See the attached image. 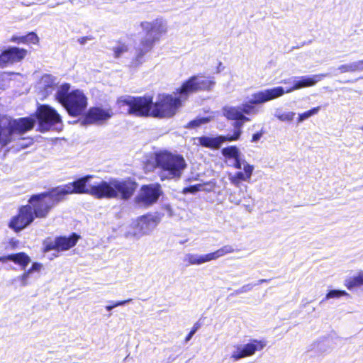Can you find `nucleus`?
I'll list each match as a JSON object with an SVG mask.
<instances>
[{
  "label": "nucleus",
  "instance_id": "nucleus-1",
  "mask_svg": "<svg viewBox=\"0 0 363 363\" xmlns=\"http://www.w3.org/2000/svg\"><path fill=\"white\" fill-rule=\"evenodd\" d=\"M213 77L194 75L185 81L173 94L159 95L153 103L151 97L123 96L118 99L120 107L127 106L128 113L137 116L171 118L176 114L189 95L199 91H209L215 85Z\"/></svg>",
  "mask_w": 363,
  "mask_h": 363
},
{
  "label": "nucleus",
  "instance_id": "nucleus-2",
  "mask_svg": "<svg viewBox=\"0 0 363 363\" xmlns=\"http://www.w3.org/2000/svg\"><path fill=\"white\" fill-rule=\"evenodd\" d=\"M94 177L92 175H86L73 182L75 194H86L98 199H116L128 200L136 189L137 184L130 179L111 178L108 181H102L89 187L86 184Z\"/></svg>",
  "mask_w": 363,
  "mask_h": 363
},
{
  "label": "nucleus",
  "instance_id": "nucleus-3",
  "mask_svg": "<svg viewBox=\"0 0 363 363\" xmlns=\"http://www.w3.org/2000/svg\"><path fill=\"white\" fill-rule=\"evenodd\" d=\"M140 27L146 32L147 37L143 39L136 48V56L131 62L133 67L141 65L144 55L152 49L155 43L160 40L161 36L168 31L167 21L162 18H157L152 21H143Z\"/></svg>",
  "mask_w": 363,
  "mask_h": 363
},
{
  "label": "nucleus",
  "instance_id": "nucleus-4",
  "mask_svg": "<svg viewBox=\"0 0 363 363\" xmlns=\"http://www.w3.org/2000/svg\"><path fill=\"white\" fill-rule=\"evenodd\" d=\"M70 85L63 84L60 85L56 91L55 99L62 105L69 115L78 116L86 108L87 98L80 90L76 89L69 91Z\"/></svg>",
  "mask_w": 363,
  "mask_h": 363
},
{
  "label": "nucleus",
  "instance_id": "nucleus-5",
  "mask_svg": "<svg viewBox=\"0 0 363 363\" xmlns=\"http://www.w3.org/2000/svg\"><path fill=\"white\" fill-rule=\"evenodd\" d=\"M157 166L160 169L161 179H178L187 167L184 158L179 155L164 151L155 155Z\"/></svg>",
  "mask_w": 363,
  "mask_h": 363
},
{
  "label": "nucleus",
  "instance_id": "nucleus-6",
  "mask_svg": "<svg viewBox=\"0 0 363 363\" xmlns=\"http://www.w3.org/2000/svg\"><path fill=\"white\" fill-rule=\"evenodd\" d=\"M35 123L32 118L13 119L7 116H0V146L2 147L11 142L15 135H21L31 130Z\"/></svg>",
  "mask_w": 363,
  "mask_h": 363
},
{
  "label": "nucleus",
  "instance_id": "nucleus-7",
  "mask_svg": "<svg viewBox=\"0 0 363 363\" xmlns=\"http://www.w3.org/2000/svg\"><path fill=\"white\" fill-rule=\"evenodd\" d=\"M37 118L39 122V130L42 132L48 131L52 126L61 125V117L51 106L42 105L38 107Z\"/></svg>",
  "mask_w": 363,
  "mask_h": 363
},
{
  "label": "nucleus",
  "instance_id": "nucleus-8",
  "mask_svg": "<svg viewBox=\"0 0 363 363\" xmlns=\"http://www.w3.org/2000/svg\"><path fill=\"white\" fill-rule=\"evenodd\" d=\"M28 206H32L34 216L38 218H46L50 210L55 206L54 202L49 199L45 193L33 195Z\"/></svg>",
  "mask_w": 363,
  "mask_h": 363
},
{
  "label": "nucleus",
  "instance_id": "nucleus-9",
  "mask_svg": "<svg viewBox=\"0 0 363 363\" xmlns=\"http://www.w3.org/2000/svg\"><path fill=\"white\" fill-rule=\"evenodd\" d=\"M266 345L265 341L256 339L251 340L244 345H235L230 358L233 361H238L242 358L252 356L257 351L262 350Z\"/></svg>",
  "mask_w": 363,
  "mask_h": 363
},
{
  "label": "nucleus",
  "instance_id": "nucleus-10",
  "mask_svg": "<svg viewBox=\"0 0 363 363\" xmlns=\"http://www.w3.org/2000/svg\"><path fill=\"white\" fill-rule=\"evenodd\" d=\"M161 192V186L158 184L143 185L135 198V202L140 206H150L157 201Z\"/></svg>",
  "mask_w": 363,
  "mask_h": 363
},
{
  "label": "nucleus",
  "instance_id": "nucleus-11",
  "mask_svg": "<svg viewBox=\"0 0 363 363\" xmlns=\"http://www.w3.org/2000/svg\"><path fill=\"white\" fill-rule=\"evenodd\" d=\"M113 114L111 108L92 107L88 111L82 123L83 125L102 124L110 119Z\"/></svg>",
  "mask_w": 363,
  "mask_h": 363
},
{
  "label": "nucleus",
  "instance_id": "nucleus-12",
  "mask_svg": "<svg viewBox=\"0 0 363 363\" xmlns=\"http://www.w3.org/2000/svg\"><path fill=\"white\" fill-rule=\"evenodd\" d=\"M285 90L283 87L277 86L257 91L252 94L250 99L252 103L257 105L277 99L283 96Z\"/></svg>",
  "mask_w": 363,
  "mask_h": 363
},
{
  "label": "nucleus",
  "instance_id": "nucleus-13",
  "mask_svg": "<svg viewBox=\"0 0 363 363\" xmlns=\"http://www.w3.org/2000/svg\"><path fill=\"white\" fill-rule=\"evenodd\" d=\"M27 55V50L23 48L11 47L4 50L0 55V67H5L9 63H14L22 60Z\"/></svg>",
  "mask_w": 363,
  "mask_h": 363
},
{
  "label": "nucleus",
  "instance_id": "nucleus-14",
  "mask_svg": "<svg viewBox=\"0 0 363 363\" xmlns=\"http://www.w3.org/2000/svg\"><path fill=\"white\" fill-rule=\"evenodd\" d=\"M328 74H318L295 77L294 86L285 91V93H290L297 89L314 86L317 82L328 77Z\"/></svg>",
  "mask_w": 363,
  "mask_h": 363
},
{
  "label": "nucleus",
  "instance_id": "nucleus-15",
  "mask_svg": "<svg viewBox=\"0 0 363 363\" xmlns=\"http://www.w3.org/2000/svg\"><path fill=\"white\" fill-rule=\"evenodd\" d=\"M159 223L158 218L152 215H145L138 219L139 233L137 235H144L153 230Z\"/></svg>",
  "mask_w": 363,
  "mask_h": 363
},
{
  "label": "nucleus",
  "instance_id": "nucleus-16",
  "mask_svg": "<svg viewBox=\"0 0 363 363\" xmlns=\"http://www.w3.org/2000/svg\"><path fill=\"white\" fill-rule=\"evenodd\" d=\"M254 167L250 164H245L244 172H237L235 174H229L228 179L236 187H240L242 181L249 182L252 175Z\"/></svg>",
  "mask_w": 363,
  "mask_h": 363
},
{
  "label": "nucleus",
  "instance_id": "nucleus-17",
  "mask_svg": "<svg viewBox=\"0 0 363 363\" xmlns=\"http://www.w3.org/2000/svg\"><path fill=\"white\" fill-rule=\"evenodd\" d=\"M57 79L51 74L43 75L38 82V88L45 96L52 92L57 84Z\"/></svg>",
  "mask_w": 363,
  "mask_h": 363
},
{
  "label": "nucleus",
  "instance_id": "nucleus-18",
  "mask_svg": "<svg viewBox=\"0 0 363 363\" xmlns=\"http://www.w3.org/2000/svg\"><path fill=\"white\" fill-rule=\"evenodd\" d=\"M199 143L206 147L211 149H218L220 147L222 143L228 141V137L226 136H202L197 138Z\"/></svg>",
  "mask_w": 363,
  "mask_h": 363
},
{
  "label": "nucleus",
  "instance_id": "nucleus-19",
  "mask_svg": "<svg viewBox=\"0 0 363 363\" xmlns=\"http://www.w3.org/2000/svg\"><path fill=\"white\" fill-rule=\"evenodd\" d=\"M7 261H12L14 263L21 265L22 269H25L26 267L30 263V259L24 252H19L7 256L0 257V262Z\"/></svg>",
  "mask_w": 363,
  "mask_h": 363
},
{
  "label": "nucleus",
  "instance_id": "nucleus-20",
  "mask_svg": "<svg viewBox=\"0 0 363 363\" xmlns=\"http://www.w3.org/2000/svg\"><path fill=\"white\" fill-rule=\"evenodd\" d=\"M223 113L224 116L229 120L241 119L244 121H250L248 117L242 114L240 106H226L223 108Z\"/></svg>",
  "mask_w": 363,
  "mask_h": 363
},
{
  "label": "nucleus",
  "instance_id": "nucleus-21",
  "mask_svg": "<svg viewBox=\"0 0 363 363\" xmlns=\"http://www.w3.org/2000/svg\"><path fill=\"white\" fill-rule=\"evenodd\" d=\"M183 261L186 266L189 265H201L206 262H211L209 254L199 255L188 253L183 258Z\"/></svg>",
  "mask_w": 363,
  "mask_h": 363
},
{
  "label": "nucleus",
  "instance_id": "nucleus-22",
  "mask_svg": "<svg viewBox=\"0 0 363 363\" xmlns=\"http://www.w3.org/2000/svg\"><path fill=\"white\" fill-rule=\"evenodd\" d=\"M77 240L78 237L75 234L69 238L59 237L55 238V245L58 250H67L76 245Z\"/></svg>",
  "mask_w": 363,
  "mask_h": 363
},
{
  "label": "nucleus",
  "instance_id": "nucleus-23",
  "mask_svg": "<svg viewBox=\"0 0 363 363\" xmlns=\"http://www.w3.org/2000/svg\"><path fill=\"white\" fill-rule=\"evenodd\" d=\"M43 267L42 264L38 262H34L31 267L26 272H25L21 276L18 277V279L21 282V285L25 286L29 284L28 279L31 277L34 272H39Z\"/></svg>",
  "mask_w": 363,
  "mask_h": 363
},
{
  "label": "nucleus",
  "instance_id": "nucleus-24",
  "mask_svg": "<svg viewBox=\"0 0 363 363\" xmlns=\"http://www.w3.org/2000/svg\"><path fill=\"white\" fill-rule=\"evenodd\" d=\"M18 216L27 225H29L35 218L32 206L28 205L22 206L19 209Z\"/></svg>",
  "mask_w": 363,
  "mask_h": 363
},
{
  "label": "nucleus",
  "instance_id": "nucleus-25",
  "mask_svg": "<svg viewBox=\"0 0 363 363\" xmlns=\"http://www.w3.org/2000/svg\"><path fill=\"white\" fill-rule=\"evenodd\" d=\"M236 250L230 245H226L213 252L208 253L211 261L216 260L226 255L235 252Z\"/></svg>",
  "mask_w": 363,
  "mask_h": 363
},
{
  "label": "nucleus",
  "instance_id": "nucleus-26",
  "mask_svg": "<svg viewBox=\"0 0 363 363\" xmlns=\"http://www.w3.org/2000/svg\"><path fill=\"white\" fill-rule=\"evenodd\" d=\"M363 285V272L358 275L349 277L345 280V286L349 289L352 290Z\"/></svg>",
  "mask_w": 363,
  "mask_h": 363
},
{
  "label": "nucleus",
  "instance_id": "nucleus-27",
  "mask_svg": "<svg viewBox=\"0 0 363 363\" xmlns=\"http://www.w3.org/2000/svg\"><path fill=\"white\" fill-rule=\"evenodd\" d=\"M45 194L49 197V199H51V200L54 202L55 206L58 202L63 200L66 196L61 186L54 188L50 191L46 192Z\"/></svg>",
  "mask_w": 363,
  "mask_h": 363
},
{
  "label": "nucleus",
  "instance_id": "nucleus-28",
  "mask_svg": "<svg viewBox=\"0 0 363 363\" xmlns=\"http://www.w3.org/2000/svg\"><path fill=\"white\" fill-rule=\"evenodd\" d=\"M233 121H235L233 127H234V133L233 135H228L226 137H228V141H234L238 140L240 138L241 133H242V127L243 124L245 122H249L250 121H244L241 119H234Z\"/></svg>",
  "mask_w": 363,
  "mask_h": 363
},
{
  "label": "nucleus",
  "instance_id": "nucleus-29",
  "mask_svg": "<svg viewBox=\"0 0 363 363\" xmlns=\"http://www.w3.org/2000/svg\"><path fill=\"white\" fill-rule=\"evenodd\" d=\"M296 115L293 111H284L280 108H277L274 112V116L281 122L290 123L293 121Z\"/></svg>",
  "mask_w": 363,
  "mask_h": 363
},
{
  "label": "nucleus",
  "instance_id": "nucleus-30",
  "mask_svg": "<svg viewBox=\"0 0 363 363\" xmlns=\"http://www.w3.org/2000/svg\"><path fill=\"white\" fill-rule=\"evenodd\" d=\"M255 105L256 104L255 103H252V101L251 99H250L249 101L242 104L240 106L242 114L248 116L258 114L259 110L257 107L255 106Z\"/></svg>",
  "mask_w": 363,
  "mask_h": 363
},
{
  "label": "nucleus",
  "instance_id": "nucleus-31",
  "mask_svg": "<svg viewBox=\"0 0 363 363\" xmlns=\"http://www.w3.org/2000/svg\"><path fill=\"white\" fill-rule=\"evenodd\" d=\"M28 225L21 220V218L17 215L13 216L9 223V227L13 230L15 232H19L26 228Z\"/></svg>",
  "mask_w": 363,
  "mask_h": 363
},
{
  "label": "nucleus",
  "instance_id": "nucleus-32",
  "mask_svg": "<svg viewBox=\"0 0 363 363\" xmlns=\"http://www.w3.org/2000/svg\"><path fill=\"white\" fill-rule=\"evenodd\" d=\"M223 155L228 160H234L240 156V152L235 146H229L222 150Z\"/></svg>",
  "mask_w": 363,
  "mask_h": 363
},
{
  "label": "nucleus",
  "instance_id": "nucleus-33",
  "mask_svg": "<svg viewBox=\"0 0 363 363\" xmlns=\"http://www.w3.org/2000/svg\"><path fill=\"white\" fill-rule=\"evenodd\" d=\"M320 110V106H317L315 108H313L307 111H305L302 113H298V117L297 118V123H301L306 119L309 118L310 117L316 115L319 111Z\"/></svg>",
  "mask_w": 363,
  "mask_h": 363
},
{
  "label": "nucleus",
  "instance_id": "nucleus-34",
  "mask_svg": "<svg viewBox=\"0 0 363 363\" xmlns=\"http://www.w3.org/2000/svg\"><path fill=\"white\" fill-rule=\"evenodd\" d=\"M139 228L138 227V220L132 223L128 230L125 233V237L127 238L139 239L143 235H137L135 233H139Z\"/></svg>",
  "mask_w": 363,
  "mask_h": 363
},
{
  "label": "nucleus",
  "instance_id": "nucleus-35",
  "mask_svg": "<svg viewBox=\"0 0 363 363\" xmlns=\"http://www.w3.org/2000/svg\"><path fill=\"white\" fill-rule=\"evenodd\" d=\"M21 40L22 41V43H23V44H26V43L36 44L39 41V38H38V35L33 32L29 33L28 35H26L25 36H21Z\"/></svg>",
  "mask_w": 363,
  "mask_h": 363
},
{
  "label": "nucleus",
  "instance_id": "nucleus-36",
  "mask_svg": "<svg viewBox=\"0 0 363 363\" xmlns=\"http://www.w3.org/2000/svg\"><path fill=\"white\" fill-rule=\"evenodd\" d=\"M13 74L10 72H0V89H4L7 86L9 82L11 79V76Z\"/></svg>",
  "mask_w": 363,
  "mask_h": 363
},
{
  "label": "nucleus",
  "instance_id": "nucleus-37",
  "mask_svg": "<svg viewBox=\"0 0 363 363\" xmlns=\"http://www.w3.org/2000/svg\"><path fill=\"white\" fill-rule=\"evenodd\" d=\"M342 296H349V294L345 291L331 290L327 294L325 298L330 299V298H338Z\"/></svg>",
  "mask_w": 363,
  "mask_h": 363
},
{
  "label": "nucleus",
  "instance_id": "nucleus-38",
  "mask_svg": "<svg viewBox=\"0 0 363 363\" xmlns=\"http://www.w3.org/2000/svg\"><path fill=\"white\" fill-rule=\"evenodd\" d=\"M131 301H132V299L129 298V299H126V300H123V301H116V302L111 301L113 304L112 305L106 306L105 308H106V310L107 311H110L112 309H113L114 308L118 307V306H124L126 303L130 302Z\"/></svg>",
  "mask_w": 363,
  "mask_h": 363
},
{
  "label": "nucleus",
  "instance_id": "nucleus-39",
  "mask_svg": "<svg viewBox=\"0 0 363 363\" xmlns=\"http://www.w3.org/2000/svg\"><path fill=\"white\" fill-rule=\"evenodd\" d=\"M113 51L115 57H120L123 53L128 51V47L125 44H120L114 48Z\"/></svg>",
  "mask_w": 363,
  "mask_h": 363
},
{
  "label": "nucleus",
  "instance_id": "nucleus-40",
  "mask_svg": "<svg viewBox=\"0 0 363 363\" xmlns=\"http://www.w3.org/2000/svg\"><path fill=\"white\" fill-rule=\"evenodd\" d=\"M202 187H203V184H196V185H193V186H188V187H185L182 192L184 194H195L196 192L199 191H201L202 189Z\"/></svg>",
  "mask_w": 363,
  "mask_h": 363
},
{
  "label": "nucleus",
  "instance_id": "nucleus-41",
  "mask_svg": "<svg viewBox=\"0 0 363 363\" xmlns=\"http://www.w3.org/2000/svg\"><path fill=\"white\" fill-rule=\"evenodd\" d=\"M245 164H249V163L247 162L245 160H242L240 158V156H239L238 157H237L233 160V162L230 165L238 169H244Z\"/></svg>",
  "mask_w": 363,
  "mask_h": 363
},
{
  "label": "nucleus",
  "instance_id": "nucleus-42",
  "mask_svg": "<svg viewBox=\"0 0 363 363\" xmlns=\"http://www.w3.org/2000/svg\"><path fill=\"white\" fill-rule=\"evenodd\" d=\"M337 70L339 72L340 74L353 72L352 62L340 65L337 68Z\"/></svg>",
  "mask_w": 363,
  "mask_h": 363
},
{
  "label": "nucleus",
  "instance_id": "nucleus-43",
  "mask_svg": "<svg viewBox=\"0 0 363 363\" xmlns=\"http://www.w3.org/2000/svg\"><path fill=\"white\" fill-rule=\"evenodd\" d=\"M208 121L209 120L208 118H197V119H195V120L189 122V128H195V127L201 125V124H204V123H207Z\"/></svg>",
  "mask_w": 363,
  "mask_h": 363
},
{
  "label": "nucleus",
  "instance_id": "nucleus-44",
  "mask_svg": "<svg viewBox=\"0 0 363 363\" xmlns=\"http://www.w3.org/2000/svg\"><path fill=\"white\" fill-rule=\"evenodd\" d=\"M61 186L63 189L66 195L75 194V191H74L75 189H74L73 182H69V183H68L65 185H62Z\"/></svg>",
  "mask_w": 363,
  "mask_h": 363
},
{
  "label": "nucleus",
  "instance_id": "nucleus-45",
  "mask_svg": "<svg viewBox=\"0 0 363 363\" xmlns=\"http://www.w3.org/2000/svg\"><path fill=\"white\" fill-rule=\"evenodd\" d=\"M256 286V284H248L246 285L242 286L240 289L235 291V294H240L242 293L248 292L251 291L253 287Z\"/></svg>",
  "mask_w": 363,
  "mask_h": 363
},
{
  "label": "nucleus",
  "instance_id": "nucleus-46",
  "mask_svg": "<svg viewBox=\"0 0 363 363\" xmlns=\"http://www.w3.org/2000/svg\"><path fill=\"white\" fill-rule=\"evenodd\" d=\"M353 72H363V60L352 62Z\"/></svg>",
  "mask_w": 363,
  "mask_h": 363
},
{
  "label": "nucleus",
  "instance_id": "nucleus-47",
  "mask_svg": "<svg viewBox=\"0 0 363 363\" xmlns=\"http://www.w3.org/2000/svg\"><path fill=\"white\" fill-rule=\"evenodd\" d=\"M200 328V324L199 323H196L194 325L191 330L190 331V333L188 334V335L185 338V342H188L191 339V337H193V335L196 333V332Z\"/></svg>",
  "mask_w": 363,
  "mask_h": 363
},
{
  "label": "nucleus",
  "instance_id": "nucleus-48",
  "mask_svg": "<svg viewBox=\"0 0 363 363\" xmlns=\"http://www.w3.org/2000/svg\"><path fill=\"white\" fill-rule=\"evenodd\" d=\"M52 250H57V245H55V240L46 243L45 246V251H50Z\"/></svg>",
  "mask_w": 363,
  "mask_h": 363
},
{
  "label": "nucleus",
  "instance_id": "nucleus-49",
  "mask_svg": "<svg viewBox=\"0 0 363 363\" xmlns=\"http://www.w3.org/2000/svg\"><path fill=\"white\" fill-rule=\"evenodd\" d=\"M229 201L236 205H239L241 201L240 199H237L233 194H230L229 196Z\"/></svg>",
  "mask_w": 363,
  "mask_h": 363
},
{
  "label": "nucleus",
  "instance_id": "nucleus-50",
  "mask_svg": "<svg viewBox=\"0 0 363 363\" xmlns=\"http://www.w3.org/2000/svg\"><path fill=\"white\" fill-rule=\"evenodd\" d=\"M262 136V132H259V133H255L252 135V143L257 142L261 138Z\"/></svg>",
  "mask_w": 363,
  "mask_h": 363
},
{
  "label": "nucleus",
  "instance_id": "nucleus-51",
  "mask_svg": "<svg viewBox=\"0 0 363 363\" xmlns=\"http://www.w3.org/2000/svg\"><path fill=\"white\" fill-rule=\"evenodd\" d=\"M21 37L13 36L11 38L10 41L13 42V43H16L18 44L22 43V41H21Z\"/></svg>",
  "mask_w": 363,
  "mask_h": 363
},
{
  "label": "nucleus",
  "instance_id": "nucleus-52",
  "mask_svg": "<svg viewBox=\"0 0 363 363\" xmlns=\"http://www.w3.org/2000/svg\"><path fill=\"white\" fill-rule=\"evenodd\" d=\"M91 38H89V37H83V38H81L78 40V42L81 44V45H84L86 43V42L88 40H90Z\"/></svg>",
  "mask_w": 363,
  "mask_h": 363
},
{
  "label": "nucleus",
  "instance_id": "nucleus-53",
  "mask_svg": "<svg viewBox=\"0 0 363 363\" xmlns=\"http://www.w3.org/2000/svg\"><path fill=\"white\" fill-rule=\"evenodd\" d=\"M268 280L267 279H259L257 284H255L256 285H259V284H261L264 282H267Z\"/></svg>",
  "mask_w": 363,
  "mask_h": 363
},
{
  "label": "nucleus",
  "instance_id": "nucleus-54",
  "mask_svg": "<svg viewBox=\"0 0 363 363\" xmlns=\"http://www.w3.org/2000/svg\"><path fill=\"white\" fill-rule=\"evenodd\" d=\"M282 83H284V84H286V80H284V81L282 82Z\"/></svg>",
  "mask_w": 363,
  "mask_h": 363
},
{
  "label": "nucleus",
  "instance_id": "nucleus-55",
  "mask_svg": "<svg viewBox=\"0 0 363 363\" xmlns=\"http://www.w3.org/2000/svg\"><path fill=\"white\" fill-rule=\"evenodd\" d=\"M360 130L363 131V125L360 128Z\"/></svg>",
  "mask_w": 363,
  "mask_h": 363
}]
</instances>
